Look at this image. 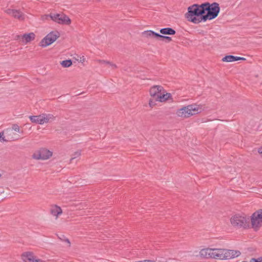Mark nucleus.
<instances>
[{
    "instance_id": "nucleus-1",
    "label": "nucleus",
    "mask_w": 262,
    "mask_h": 262,
    "mask_svg": "<svg viewBox=\"0 0 262 262\" xmlns=\"http://www.w3.org/2000/svg\"><path fill=\"white\" fill-rule=\"evenodd\" d=\"M204 16L203 4L201 5L193 4L188 8V12L185 14V17L189 21L194 24H199L202 21L205 22L202 18Z\"/></svg>"
},
{
    "instance_id": "nucleus-2",
    "label": "nucleus",
    "mask_w": 262,
    "mask_h": 262,
    "mask_svg": "<svg viewBox=\"0 0 262 262\" xmlns=\"http://www.w3.org/2000/svg\"><path fill=\"white\" fill-rule=\"evenodd\" d=\"M203 4L204 16H203L202 18L205 19V21L214 19L218 16L220 7L217 3L214 2L210 4L209 2H206Z\"/></svg>"
},
{
    "instance_id": "nucleus-3",
    "label": "nucleus",
    "mask_w": 262,
    "mask_h": 262,
    "mask_svg": "<svg viewBox=\"0 0 262 262\" xmlns=\"http://www.w3.org/2000/svg\"><path fill=\"white\" fill-rule=\"evenodd\" d=\"M230 222L232 226L236 229H246L249 227V219L240 214H235L232 216Z\"/></svg>"
},
{
    "instance_id": "nucleus-4",
    "label": "nucleus",
    "mask_w": 262,
    "mask_h": 262,
    "mask_svg": "<svg viewBox=\"0 0 262 262\" xmlns=\"http://www.w3.org/2000/svg\"><path fill=\"white\" fill-rule=\"evenodd\" d=\"M198 110V107L196 105H189L178 110L177 114L179 117L188 118L198 114L199 113Z\"/></svg>"
},
{
    "instance_id": "nucleus-5",
    "label": "nucleus",
    "mask_w": 262,
    "mask_h": 262,
    "mask_svg": "<svg viewBox=\"0 0 262 262\" xmlns=\"http://www.w3.org/2000/svg\"><path fill=\"white\" fill-rule=\"evenodd\" d=\"M60 36L57 31H52L48 34L39 42V46L46 47L53 43Z\"/></svg>"
},
{
    "instance_id": "nucleus-6",
    "label": "nucleus",
    "mask_w": 262,
    "mask_h": 262,
    "mask_svg": "<svg viewBox=\"0 0 262 262\" xmlns=\"http://www.w3.org/2000/svg\"><path fill=\"white\" fill-rule=\"evenodd\" d=\"M52 20L61 25H69L71 19L63 13H50L49 15Z\"/></svg>"
},
{
    "instance_id": "nucleus-7",
    "label": "nucleus",
    "mask_w": 262,
    "mask_h": 262,
    "mask_svg": "<svg viewBox=\"0 0 262 262\" xmlns=\"http://www.w3.org/2000/svg\"><path fill=\"white\" fill-rule=\"evenodd\" d=\"M216 250L218 252H220L219 253L221 254L220 258H224L226 259L237 257L238 256H239L241 254V252L238 250H227L222 249H219Z\"/></svg>"
},
{
    "instance_id": "nucleus-8",
    "label": "nucleus",
    "mask_w": 262,
    "mask_h": 262,
    "mask_svg": "<svg viewBox=\"0 0 262 262\" xmlns=\"http://www.w3.org/2000/svg\"><path fill=\"white\" fill-rule=\"evenodd\" d=\"M252 228H258L262 225V209H258L254 212L251 216Z\"/></svg>"
},
{
    "instance_id": "nucleus-9",
    "label": "nucleus",
    "mask_w": 262,
    "mask_h": 262,
    "mask_svg": "<svg viewBox=\"0 0 262 262\" xmlns=\"http://www.w3.org/2000/svg\"><path fill=\"white\" fill-rule=\"evenodd\" d=\"M218 249H211V248H207L202 249L200 252V255L201 257L205 258H209L211 257L215 258H221V254L219 253L215 254L213 253L214 251H216L215 250H217Z\"/></svg>"
},
{
    "instance_id": "nucleus-10",
    "label": "nucleus",
    "mask_w": 262,
    "mask_h": 262,
    "mask_svg": "<svg viewBox=\"0 0 262 262\" xmlns=\"http://www.w3.org/2000/svg\"><path fill=\"white\" fill-rule=\"evenodd\" d=\"M52 156V152L46 148H41L34 154V159L47 160Z\"/></svg>"
},
{
    "instance_id": "nucleus-11",
    "label": "nucleus",
    "mask_w": 262,
    "mask_h": 262,
    "mask_svg": "<svg viewBox=\"0 0 262 262\" xmlns=\"http://www.w3.org/2000/svg\"><path fill=\"white\" fill-rule=\"evenodd\" d=\"M164 89L161 85H154L152 86L150 90L149 93L151 97L156 98L158 99V97L159 96L162 91H164Z\"/></svg>"
},
{
    "instance_id": "nucleus-12",
    "label": "nucleus",
    "mask_w": 262,
    "mask_h": 262,
    "mask_svg": "<svg viewBox=\"0 0 262 262\" xmlns=\"http://www.w3.org/2000/svg\"><path fill=\"white\" fill-rule=\"evenodd\" d=\"M6 12L8 14L19 19V20H22L24 19V15H23L19 11L8 9L6 10Z\"/></svg>"
},
{
    "instance_id": "nucleus-13",
    "label": "nucleus",
    "mask_w": 262,
    "mask_h": 262,
    "mask_svg": "<svg viewBox=\"0 0 262 262\" xmlns=\"http://www.w3.org/2000/svg\"><path fill=\"white\" fill-rule=\"evenodd\" d=\"M6 138L7 141H14L19 138V135L12 132L10 128H7L5 130Z\"/></svg>"
},
{
    "instance_id": "nucleus-14",
    "label": "nucleus",
    "mask_w": 262,
    "mask_h": 262,
    "mask_svg": "<svg viewBox=\"0 0 262 262\" xmlns=\"http://www.w3.org/2000/svg\"><path fill=\"white\" fill-rule=\"evenodd\" d=\"M142 36L143 37L159 40V34L152 30L144 31L142 32Z\"/></svg>"
},
{
    "instance_id": "nucleus-15",
    "label": "nucleus",
    "mask_w": 262,
    "mask_h": 262,
    "mask_svg": "<svg viewBox=\"0 0 262 262\" xmlns=\"http://www.w3.org/2000/svg\"><path fill=\"white\" fill-rule=\"evenodd\" d=\"M46 123L45 114L39 116H34V127L36 126V128L39 129V126L37 124H42Z\"/></svg>"
},
{
    "instance_id": "nucleus-16",
    "label": "nucleus",
    "mask_w": 262,
    "mask_h": 262,
    "mask_svg": "<svg viewBox=\"0 0 262 262\" xmlns=\"http://www.w3.org/2000/svg\"><path fill=\"white\" fill-rule=\"evenodd\" d=\"M158 99L159 102H164L166 100H168L171 98V95L170 93H166L165 94V90L164 91H162L161 94H160L159 96L158 97Z\"/></svg>"
},
{
    "instance_id": "nucleus-17",
    "label": "nucleus",
    "mask_w": 262,
    "mask_h": 262,
    "mask_svg": "<svg viewBox=\"0 0 262 262\" xmlns=\"http://www.w3.org/2000/svg\"><path fill=\"white\" fill-rule=\"evenodd\" d=\"M31 34H32V33H29L28 34H25L23 36L17 35V39L21 40L23 42L27 43L31 41L32 38Z\"/></svg>"
},
{
    "instance_id": "nucleus-18",
    "label": "nucleus",
    "mask_w": 262,
    "mask_h": 262,
    "mask_svg": "<svg viewBox=\"0 0 262 262\" xmlns=\"http://www.w3.org/2000/svg\"><path fill=\"white\" fill-rule=\"evenodd\" d=\"M21 257L25 262H33V254L30 252H24Z\"/></svg>"
},
{
    "instance_id": "nucleus-19",
    "label": "nucleus",
    "mask_w": 262,
    "mask_h": 262,
    "mask_svg": "<svg viewBox=\"0 0 262 262\" xmlns=\"http://www.w3.org/2000/svg\"><path fill=\"white\" fill-rule=\"evenodd\" d=\"M160 32L164 35H174L176 34V31L171 28H164L160 30Z\"/></svg>"
},
{
    "instance_id": "nucleus-20",
    "label": "nucleus",
    "mask_w": 262,
    "mask_h": 262,
    "mask_svg": "<svg viewBox=\"0 0 262 262\" xmlns=\"http://www.w3.org/2000/svg\"><path fill=\"white\" fill-rule=\"evenodd\" d=\"M50 212L53 216H58L62 213V210L60 207L55 205L51 209Z\"/></svg>"
},
{
    "instance_id": "nucleus-21",
    "label": "nucleus",
    "mask_w": 262,
    "mask_h": 262,
    "mask_svg": "<svg viewBox=\"0 0 262 262\" xmlns=\"http://www.w3.org/2000/svg\"><path fill=\"white\" fill-rule=\"evenodd\" d=\"M236 56L233 55H226L223 58L222 61L224 62H233L236 61Z\"/></svg>"
},
{
    "instance_id": "nucleus-22",
    "label": "nucleus",
    "mask_w": 262,
    "mask_h": 262,
    "mask_svg": "<svg viewBox=\"0 0 262 262\" xmlns=\"http://www.w3.org/2000/svg\"><path fill=\"white\" fill-rule=\"evenodd\" d=\"M72 61L71 59L63 60L61 62V65L64 68H68L72 66Z\"/></svg>"
},
{
    "instance_id": "nucleus-23",
    "label": "nucleus",
    "mask_w": 262,
    "mask_h": 262,
    "mask_svg": "<svg viewBox=\"0 0 262 262\" xmlns=\"http://www.w3.org/2000/svg\"><path fill=\"white\" fill-rule=\"evenodd\" d=\"M164 40H166V41L167 42H169L172 40V39H171V37H170L169 36H164V35L159 34V37L158 40L163 41Z\"/></svg>"
},
{
    "instance_id": "nucleus-24",
    "label": "nucleus",
    "mask_w": 262,
    "mask_h": 262,
    "mask_svg": "<svg viewBox=\"0 0 262 262\" xmlns=\"http://www.w3.org/2000/svg\"><path fill=\"white\" fill-rule=\"evenodd\" d=\"M159 101V100L156 98L151 97L149 101V105L151 108H152L156 105V102Z\"/></svg>"
},
{
    "instance_id": "nucleus-25",
    "label": "nucleus",
    "mask_w": 262,
    "mask_h": 262,
    "mask_svg": "<svg viewBox=\"0 0 262 262\" xmlns=\"http://www.w3.org/2000/svg\"><path fill=\"white\" fill-rule=\"evenodd\" d=\"M13 131L18 133H22L23 131L20 130L19 126L17 124H14L12 125V128H10Z\"/></svg>"
},
{
    "instance_id": "nucleus-26",
    "label": "nucleus",
    "mask_w": 262,
    "mask_h": 262,
    "mask_svg": "<svg viewBox=\"0 0 262 262\" xmlns=\"http://www.w3.org/2000/svg\"><path fill=\"white\" fill-rule=\"evenodd\" d=\"M5 130L0 133V141L1 142H8L7 140V138H6V135H5Z\"/></svg>"
},
{
    "instance_id": "nucleus-27",
    "label": "nucleus",
    "mask_w": 262,
    "mask_h": 262,
    "mask_svg": "<svg viewBox=\"0 0 262 262\" xmlns=\"http://www.w3.org/2000/svg\"><path fill=\"white\" fill-rule=\"evenodd\" d=\"M80 155H81V150H78V151L75 152L70 160V162H72L73 160L79 157Z\"/></svg>"
},
{
    "instance_id": "nucleus-28",
    "label": "nucleus",
    "mask_w": 262,
    "mask_h": 262,
    "mask_svg": "<svg viewBox=\"0 0 262 262\" xmlns=\"http://www.w3.org/2000/svg\"><path fill=\"white\" fill-rule=\"evenodd\" d=\"M45 118L46 120V123L48 122L50 120H53L54 117L52 114H45Z\"/></svg>"
},
{
    "instance_id": "nucleus-29",
    "label": "nucleus",
    "mask_w": 262,
    "mask_h": 262,
    "mask_svg": "<svg viewBox=\"0 0 262 262\" xmlns=\"http://www.w3.org/2000/svg\"><path fill=\"white\" fill-rule=\"evenodd\" d=\"M250 262H262V256L259 257L257 258H252L250 260Z\"/></svg>"
},
{
    "instance_id": "nucleus-30",
    "label": "nucleus",
    "mask_w": 262,
    "mask_h": 262,
    "mask_svg": "<svg viewBox=\"0 0 262 262\" xmlns=\"http://www.w3.org/2000/svg\"><path fill=\"white\" fill-rule=\"evenodd\" d=\"M62 237H64V241L63 242H65L67 243L68 244V246L70 247L71 243H70L69 239L68 238H66L64 235H62Z\"/></svg>"
},
{
    "instance_id": "nucleus-31",
    "label": "nucleus",
    "mask_w": 262,
    "mask_h": 262,
    "mask_svg": "<svg viewBox=\"0 0 262 262\" xmlns=\"http://www.w3.org/2000/svg\"><path fill=\"white\" fill-rule=\"evenodd\" d=\"M34 262H46L44 260L37 258L36 256H34Z\"/></svg>"
},
{
    "instance_id": "nucleus-32",
    "label": "nucleus",
    "mask_w": 262,
    "mask_h": 262,
    "mask_svg": "<svg viewBox=\"0 0 262 262\" xmlns=\"http://www.w3.org/2000/svg\"><path fill=\"white\" fill-rule=\"evenodd\" d=\"M99 62L101 63H106V64H111V62H110L108 61L104 60H100Z\"/></svg>"
},
{
    "instance_id": "nucleus-33",
    "label": "nucleus",
    "mask_w": 262,
    "mask_h": 262,
    "mask_svg": "<svg viewBox=\"0 0 262 262\" xmlns=\"http://www.w3.org/2000/svg\"><path fill=\"white\" fill-rule=\"evenodd\" d=\"M236 58H238V59H236V61H238V60H246V58H244V57H238V56H236Z\"/></svg>"
},
{
    "instance_id": "nucleus-34",
    "label": "nucleus",
    "mask_w": 262,
    "mask_h": 262,
    "mask_svg": "<svg viewBox=\"0 0 262 262\" xmlns=\"http://www.w3.org/2000/svg\"><path fill=\"white\" fill-rule=\"evenodd\" d=\"M137 262H155V261L149 260H144L142 261H138Z\"/></svg>"
},
{
    "instance_id": "nucleus-35",
    "label": "nucleus",
    "mask_w": 262,
    "mask_h": 262,
    "mask_svg": "<svg viewBox=\"0 0 262 262\" xmlns=\"http://www.w3.org/2000/svg\"><path fill=\"white\" fill-rule=\"evenodd\" d=\"M111 66L114 69H116L117 68V66L115 64L111 63V64H110Z\"/></svg>"
},
{
    "instance_id": "nucleus-36",
    "label": "nucleus",
    "mask_w": 262,
    "mask_h": 262,
    "mask_svg": "<svg viewBox=\"0 0 262 262\" xmlns=\"http://www.w3.org/2000/svg\"><path fill=\"white\" fill-rule=\"evenodd\" d=\"M258 152L260 154H262V147H260L258 148Z\"/></svg>"
},
{
    "instance_id": "nucleus-37",
    "label": "nucleus",
    "mask_w": 262,
    "mask_h": 262,
    "mask_svg": "<svg viewBox=\"0 0 262 262\" xmlns=\"http://www.w3.org/2000/svg\"><path fill=\"white\" fill-rule=\"evenodd\" d=\"M58 238H59L61 241H64V237H62V235H61V236H58Z\"/></svg>"
},
{
    "instance_id": "nucleus-38",
    "label": "nucleus",
    "mask_w": 262,
    "mask_h": 262,
    "mask_svg": "<svg viewBox=\"0 0 262 262\" xmlns=\"http://www.w3.org/2000/svg\"><path fill=\"white\" fill-rule=\"evenodd\" d=\"M29 118H30V120L33 122V115L30 116Z\"/></svg>"
},
{
    "instance_id": "nucleus-39",
    "label": "nucleus",
    "mask_w": 262,
    "mask_h": 262,
    "mask_svg": "<svg viewBox=\"0 0 262 262\" xmlns=\"http://www.w3.org/2000/svg\"><path fill=\"white\" fill-rule=\"evenodd\" d=\"M213 253H215V254H216V253H220V252H218L217 251H214Z\"/></svg>"
},
{
    "instance_id": "nucleus-40",
    "label": "nucleus",
    "mask_w": 262,
    "mask_h": 262,
    "mask_svg": "<svg viewBox=\"0 0 262 262\" xmlns=\"http://www.w3.org/2000/svg\"><path fill=\"white\" fill-rule=\"evenodd\" d=\"M1 176H2V175H1V174L0 173V178L1 177Z\"/></svg>"
},
{
    "instance_id": "nucleus-41",
    "label": "nucleus",
    "mask_w": 262,
    "mask_h": 262,
    "mask_svg": "<svg viewBox=\"0 0 262 262\" xmlns=\"http://www.w3.org/2000/svg\"><path fill=\"white\" fill-rule=\"evenodd\" d=\"M243 262H247V261H243Z\"/></svg>"
}]
</instances>
